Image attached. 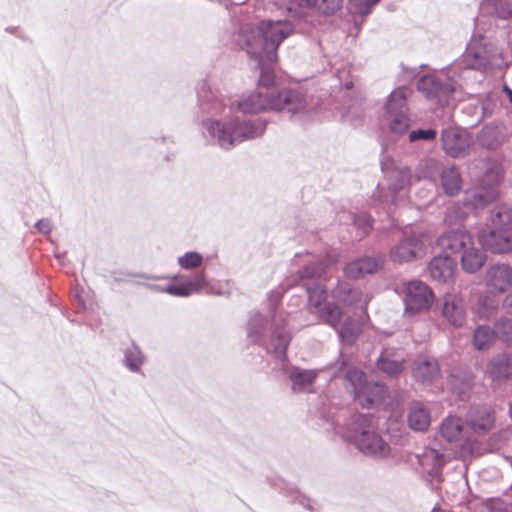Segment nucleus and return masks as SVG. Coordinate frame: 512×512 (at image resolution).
<instances>
[{
	"instance_id": "nucleus-1",
	"label": "nucleus",
	"mask_w": 512,
	"mask_h": 512,
	"mask_svg": "<svg viewBox=\"0 0 512 512\" xmlns=\"http://www.w3.org/2000/svg\"><path fill=\"white\" fill-rule=\"evenodd\" d=\"M294 27L289 21H262L258 26H245L242 28L238 43L251 57L258 60L261 70L257 87L272 92L275 74L267 64L276 63L277 50L281 43L293 33Z\"/></svg>"
},
{
	"instance_id": "nucleus-2",
	"label": "nucleus",
	"mask_w": 512,
	"mask_h": 512,
	"mask_svg": "<svg viewBox=\"0 0 512 512\" xmlns=\"http://www.w3.org/2000/svg\"><path fill=\"white\" fill-rule=\"evenodd\" d=\"M494 228L489 232L482 231L479 241L493 253H506L512 250L511 213L504 206L497 207L492 217Z\"/></svg>"
},
{
	"instance_id": "nucleus-3",
	"label": "nucleus",
	"mask_w": 512,
	"mask_h": 512,
	"mask_svg": "<svg viewBox=\"0 0 512 512\" xmlns=\"http://www.w3.org/2000/svg\"><path fill=\"white\" fill-rule=\"evenodd\" d=\"M346 379L352 384L355 398L362 407L372 408L383 401L386 394L384 385L378 382H367L365 374L361 370L357 368L350 369L347 372Z\"/></svg>"
},
{
	"instance_id": "nucleus-4",
	"label": "nucleus",
	"mask_w": 512,
	"mask_h": 512,
	"mask_svg": "<svg viewBox=\"0 0 512 512\" xmlns=\"http://www.w3.org/2000/svg\"><path fill=\"white\" fill-rule=\"evenodd\" d=\"M404 313L409 316L428 311L434 302L432 289L422 281L414 280L403 285Z\"/></svg>"
},
{
	"instance_id": "nucleus-5",
	"label": "nucleus",
	"mask_w": 512,
	"mask_h": 512,
	"mask_svg": "<svg viewBox=\"0 0 512 512\" xmlns=\"http://www.w3.org/2000/svg\"><path fill=\"white\" fill-rule=\"evenodd\" d=\"M430 239L426 232L418 231L406 235L390 250V259L394 263H407L421 258L426 253V242Z\"/></svg>"
},
{
	"instance_id": "nucleus-6",
	"label": "nucleus",
	"mask_w": 512,
	"mask_h": 512,
	"mask_svg": "<svg viewBox=\"0 0 512 512\" xmlns=\"http://www.w3.org/2000/svg\"><path fill=\"white\" fill-rule=\"evenodd\" d=\"M218 141L221 147L230 148L235 142L254 138L258 135L257 128L250 122H231L226 125L215 123Z\"/></svg>"
},
{
	"instance_id": "nucleus-7",
	"label": "nucleus",
	"mask_w": 512,
	"mask_h": 512,
	"mask_svg": "<svg viewBox=\"0 0 512 512\" xmlns=\"http://www.w3.org/2000/svg\"><path fill=\"white\" fill-rule=\"evenodd\" d=\"M269 111L297 113L306 107L304 95L291 88H283L277 93L270 92Z\"/></svg>"
},
{
	"instance_id": "nucleus-8",
	"label": "nucleus",
	"mask_w": 512,
	"mask_h": 512,
	"mask_svg": "<svg viewBox=\"0 0 512 512\" xmlns=\"http://www.w3.org/2000/svg\"><path fill=\"white\" fill-rule=\"evenodd\" d=\"M494 410L487 405L471 407L466 414L465 424L476 436L488 434L495 425Z\"/></svg>"
},
{
	"instance_id": "nucleus-9",
	"label": "nucleus",
	"mask_w": 512,
	"mask_h": 512,
	"mask_svg": "<svg viewBox=\"0 0 512 512\" xmlns=\"http://www.w3.org/2000/svg\"><path fill=\"white\" fill-rule=\"evenodd\" d=\"M441 142L445 152L456 158L465 156L471 145L472 138L464 130L457 127H448L443 130Z\"/></svg>"
},
{
	"instance_id": "nucleus-10",
	"label": "nucleus",
	"mask_w": 512,
	"mask_h": 512,
	"mask_svg": "<svg viewBox=\"0 0 512 512\" xmlns=\"http://www.w3.org/2000/svg\"><path fill=\"white\" fill-rule=\"evenodd\" d=\"M270 92L263 87H256L253 91L241 96L237 102V109L244 114H260L269 111Z\"/></svg>"
},
{
	"instance_id": "nucleus-11",
	"label": "nucleus",
	"mask_w": 512,
	"mask_h": 512,
	"mask_svg": "<svg viewBox=\"0 0 512 512\" xmlns=\"http://www.w3.org/2000/svg\"><path fill=\"white\" fill-rule=\"evenodd\" d=\"M503 176L502 169L499 166L494 167L488 174V186H481L473 191L472 195L467 198L469 204L475 208L483 207L497 197L496 186Z\"/></svg>"
},
{
	"instance_id": "nucleus-12",
	"label": "nucleus",
	"mask_w": 512,
	"mask_h": 512,
	"mask_svg": "<svg viewBox=\"0 0 512 512\" xmlns=\"http://www.w3.org/2000/svg\"><path fill=\"white\" fill-rule=\"evenodd\" d=\"M472 236L465 230L457 229L444 233L438 239V246L450 254H462L470 244H473Z\"/></svg>"
},
{
	"instance_id": "nucleus-13",
	"label": "nucleus",
	"mask_w": 512,
	"mask_h": 512,
	"mask_svg": "<svg viewBox=\"0 0 512 512\" xmlns=\"http://www.w3.org/2000/svg\"><path fill=\"white\" fill-rule=\"evenodd\" d=\"M486 284L491 293H504L512 285V269L504 264L491 266L487 272Z\"/></svg>"
},
{
	"instance_id": "nucleus-14",
	"label": "nucleus",
	"mask_w": 512,
	"mask_h": 512,
	"mask_svg": "<svg viewBox=\"0 0 512 512\" xmlns=\"http://www.w3.org/2000/svg\"><path fill=\"white\" fill-rule=\"evenodd\" d=\"M355 443L362 452L375 457H386L390 453L389 445L374 432H362Z\"/></svg>"
},
{
	"instance_id": "nucleus-15",
	"label": "nucleus",
	"mask_w": 512,
	"mask_h": 512,
	"mask_svg": "<svg viewBox=\"0 0 512 512\" xmlns=\"http://www.w3.org/2000/svg\"><path fill=\"white\" fill-rule=\"evenodd\" d=\"M442 315L452 325L461 327L466 318L463 299L457 295H445L443 298Z\"/></svg>"
},
{
	"instance_id": "nucleus-16",
	"label": "nucleus",
	"mask_w": 512,
	"mask_h": 512,
	"mask_svg": "<svg viewBox=\"0 0 512 512\" xmlns=\"http://www.w3.org/2000/svg\"><path fill=\"white\" fill-rule=\"evenodd\" d=\"M383 264V257H367L348 264L345 268V274L349 278L358 279L379 271Z\"/></svg>"
},
{
	"instance_id": "nucleus-17",
	"label": "nucleus",
	"mask_w": 512,
	"mask_h": 512,
	"mask_svg": "<svg viewBox=\"0 0 512 512\" xmlns=\"http://www.w3.org/2000/svg\"><path fill=\"white\" fill-rule=\"evenodd\" d=\"M455 271L456 263L448 255L434 257L429 265L431 277L440 282L451 280Z\"/></svg>"
},
{
	"instance_id": "nucleus-18",
	"label": "nucleus",
	"mask_w": 512,
	"mask_h": 512,
	"mask_svg": "<svg viewBox=\"0 0 512 512\" xmlns=\"http://www.w3.org/2000/svg\"><path fill=\"white\" fill-rule=\"evenodd\" d=\"M439 373L438 363L433 359L421 357L414 364L413 375L416 380L422 383L433 382L439 376Z\"/></svg>"
},
{
	"instance_id": "nucleus-19",
	"label": "nucleus",
	"mask_w": 512,
	"mask_h": 512,
	"mask_svg": "<svg viewBox=\"0 0 512 512\" xmlns=\"http://www.w3.org/2000/svg\"><path fill=\"white\" fill-rule=\"evenodd\" d=\"M486 261V255L474 243L461 254V265L465 272L475 273L482 268Z\"/></svg>"
},
{
	"instance_id": "nucleus-20",
	"label": "nucleus",
	"mask_w": 512,
	"mask_h": 512,
	"mask_svg": "<svg viewBox=\"0 0 512 512\" xmlns=\"http://www.w3.org/2000/svg\"><path fill=\"white\" fill-rule=\"evenodd\" d=\"M408 423L415 431H425L430 426V412L421 402L412 403L408 414Z\"/></svg>"
},
{
	"instance_id": "nucleus-21",
	"label": "nucleus",
	"mask_w": 512,
	"mask_h": 512,
	"mask_svg": "<svg viewBox=\"0 0 512 512\" xmlns=\"http://www.w3.org/2000/svg\"><path fill=\"white\" fill-rule=\"evenodd\" d=\"M463 428V421L460 417L448 416L441 423L440 434L446 441L455 442L460 440Z\"/></svg>"
},
{
	"instance_id": "nucleus-22",
	"label": "nucleus",
	"mask_w": 512,
	"mask_h": 512,
	"mask_svg": "<svg viewBox=\"0 0 512 512\" xmlns=\"http://www.w3.org/2000/svg\"><path fill=\"white\" fill-rule=\"evenodd\" d=\"M441 185L448 195L457 194L462 186V179L456 167H445L441 171Z\"/></svg>"
},
{
	"instance_id": "nucleus-23",
	"label": "nucleus",
	"mask_w": 512,
	"mask_h": 512,
	"mask_svg": "<svg viewBox=\"0 0 512 512\" xmlns=\"http://www.w3.org/2000/svg\"><path fill=\"white\" fill-rule=\"evenodd\" d=\"M204 285V278L202 275L197 276L195 279L179 284L168 285L163 291L173 296L186 297L194 292H198Z\"/></svg>"
},
{
	"instance_id": "nucleus-24",
	"label": "nucleus",
	"mask_w": 512,
	"mask_h": 512,
	"mask_svg": "<svg viewBox=\"0 0 512 512\" xmlns=\"http://www.w3.org/2000/svg\"><path fill=\"white\" fill-rule=\"evenodd\" d=\"M317 377L314 370H302L295 368L291 371L290 379L293 384L294 391H305L313 384Z\"/></svg>"
},
{
	"instance_id": "nucleus-25",
	"label": "nucleus",
	"mask_w": 512,
	"mask_h": 512,
	"mask_svg": "<svg viewBox=\"0 0 512 512\" xmlns=\"http://www.w3.org/2000/svg\"><path fill=\"white\" fill-rule=\"evenodd\" d=\"M316 313L324 323L332 327H337L340 324L343 315L340 307L333 303L324 304Z\"/></svg>"
},
{
	"instance_id": "nucleus-26",
	"label": "nucleus",
	"mask_w": 512,
	"mask_h": 512,
	"mask_svg": "<svg viewBox=\"0 0 512 512\" xmlns=\"http://www.w3.org/2000/svg\"><path fill=\"white\" fill-rule=\"evenodd\" d=\"M496 333L488 326H478L474 332L473 344L478 350L488 349L494 342Z\"/></svg>"
},
{
	"instance_id": "nucleus-27",
	"label": "nucleus",
	"mask_w": 512,
	"mask_h": 512,
	"mask_svg": "<svg viewBox=\"0 0 512 512\" xmlns=\"http://www.w3.org/2000/svg\"><path fill=\"white\" fill-rule=\"evenodd\" d=\"M489 374L493 379H507L512 375V360L508 357H502L493 361L489 367Z\"/></svg>"
},
{
	"instance_id": "nucleus-28",
	"label": "nucleus",
	"mask_w": 512,
	"mask_h": 512,
	"mask_svg": "<svg viewBox=\"0 0 512 512\" xmlns=\"http://www.w3.org/2000/svg\"><path fill=\"white\" fill-rule=\"evenodd\" d=\"M409 94L407 88L401 87L394 90L387 101L386 108L389 113L403 112L406 98Z\"/></svg>"
},
{
	"instance_id": "nucleus-29",
	"label": "nucleus",
	"mask_w": 512,
	"mask_h": 512,
	"mask_svg": "<svg viewBox=\"0 0 512 512\" xmlns=\"http://www.w3.org/2000/svg\"><path fill=\"white\" fill-rule=\"evenodd\" d=\"M499 302L489 296H484L479 299L476 313L481 319L489 320L493 318L498 309Z\"/></svg>"
},
{
	"instance_id": "nucleus-30",
	"label": "nucleus",
	"mask_w": 512,
	"mask_h": 512,
	"mask_svg": "<svg viewBox=\"0 0 512 512\" xmlns=\"http://www.w3.org/2000/svg\"><path fill=\"white\" fill-rule=\"evenodd\" d=\"M460 450L464 456H480L486 451L483 443L475 437H466L461 443Z\"/></svg>"
},
{
	"instance_id": "nucleus-31",
	"label": "nucleus",
	"mask_w": 512,
	"mask_h": 512,
	"mask_svg": "<svg viewBox=\"0 0 512 512\" xmlns=\"http://www.w3.org/2000/svg\"><path fill=\"white\" fill-rule=\"evenodd\" d=\"M378 367L389 375H397L403 370V363L400 360L391 359L387 353H383L378 361Z\"/></svg>"
},
{
	"instance_id": "nucleus-32",
	"label": "nucleus",
	"mask_w": 512,
	"mask_h": 512,
	"mask_svg": "<svg viewBox=\"0 0 512 512\" xmlns=\"http://www.w3.org/2000/svg\"><path fill=\"white\" fill-rule=\"evenodd\" d=\"M309 294V303L313 306L316 311L321 309L326 301V290L321 285H315L314 287L307 288Z\"/></svg>"
},
{
	"instance_id": "nucleus-33",
	"label": "nucleus",
	"mask_w": 512,
	"mask_h": 512,
	"mask_svg": "<svg viewBox=\"0 0 512 512\" xmlns=\"http://www.w3.org/2000/svg\"><path fill=\"white\" fill-rule=\"evenodd\" d=\"M203 257L197 252H187L178 259L179 265L184 269H193L201 266Z\"/></svg>"
},
{
	"instance_id": "nucleus-34",
	"label": "nucleus",
	"mask_w": 512,
	"mask_h": 512,
	"mask_svg": "<svg viewBox=\"0 0 512 512\" xmlns=\"http://www.w3.org/2000/svg\"><path fill=\"white\" fill-rule=\"evenodd\" d=\"M438 88V82L431 76H424L419 80L418 89L428 98L434 96Z\"/></svg>"
},
{
	"instance_id": "nucleus-35",
	"label": "nucleus",
	"mask_w": 512,
	"mask_h": 512,
	"mask_svg": "<svg viewBox=\"0 0 512 512\" xmlns=\"http://www.w3.org/2000/svg\"><path fill=\"white\" fill-rule=\"evenodd\" d=\"M359 333V328L357 325L350 322H345L344 325L339 330V335L343 341L348 344L354 343Z\"/></svg>"
},
{
	"instance_id": "nucleus-36",
	"label": "nucleus",
	"mask_w": 512,
	"mask_h": 512,
	"mask_svg": "<svg viewBox=\"0 0 512 512\" xmlns=\"http://www.w3.org/2000/svg\"><path fill=\"white\" fill-rule=\"evenodd\" d=\"M498 335L507 343L512 344V319H504L496 323Z\"/></svg>"
},
{
	"instance_id": "nucleus-37",
	"label": "nucleus",
	"mask_w": 512,
	"mask_h": 512,
	"mask_svg": "<svg viewBox=\"0 0 512 512\" xmlns=\"http://www.w3.org/2000/svg\"><path fill=\"white\" fill-rule=\"evenodd\" d=\"M395 117L391 121L390 128L392 131L402 134L407 131L409 127L408 118L403 114V112L394 113Z\"/></svg>"
},
{
	"instance_id": "nucleus-38",
	"label": "nucleus",
	"mask_w": 512,
	"mask_h": 512,
	"mask_svg": "<svg viewBox=\"0 0 512 512\" xmlns=\"http://www.w3.org/2000/svg\"><path fill=\"white\" fill-rule=\"evenodd\" d=\"M398 179V183L393 185V190L397 191L410 184L411 175L409 169L398 171L395 175Z\"/></svg>"
},
{
	"instance_id": "nucleus-39",
	"label": "nucleus",
	"mask_w": 512,
	"mask_h": 512,
	"mask_svg": "<svg viewBox=\"0 0 512 512\" xmlns=\"http://www.w3.org/2000/svg\"><path fill=\"white\" fill-rule=\"evenodd\" d=\"M436 137V131L434 129L427 130H415L412 131L409 135L410 141H416L419 139L430 140Z\"/></svg>"
},
{
	"instance_id": "nucleus-40",
	"label": "nucleus",
	"mask_w": 512,
	"mask_h": 512,
	"mask_svg": "<svg viewBox=\"0 0 512 512\" xmlns=\"http://www.w3.org/2000/svg\"><path fill=\"white\" fill-rule=\"evenodd\" d=\"M344 0H322V10L325 14H334L342 8Z\"/></svg>"
},
{
	"instance_id": "nucleus-41",
	"label": "nucleus",
	"mask_w": 512,
	"mask_h": 512,
	"mask_svg": "<svg viewBox=\"0 0 512 512\" xmlns=\"http://www.w3.org/2000/svg\"><path fill=\"white\" fill-rule=\"evenodd\" d=\"M355 225L362 230V235H366L372 228L371 218L367 215H362L355 220Z\"/></svg>"
},
{
	"instance_id": "nucleus-42",
	"label": "nucleus",
	"mask_w": 512,
	"mask_h": 512,
	"mask_svg": "<svg viewBox=\"0 0 512 512\" xmlns=\"http://www.w3.org/2000/svg\"><path fill=\"white\" fill-rule=\"evenodd\" d=\"M380 0H361L357 4V10L360 14L366 15L370 12L372 6L377 4Z\"/></svg>"
},
{
	"instance_id": "nucleus-43",
	"label": "nucleus",
	"mask_w": 512,
	"mask_h": 512,
	"mask_svg": "<svg viewBox=\"0 0 512 512\" xmlns=\"http://www.w3.org/2000/svg\"><path fill=\"white\" fill-rule=\"evenodd\" d=\"M37 227L41 232L48 233L51 230L50 223L48 221L41 220L37 223Z\"/></svg>"
},
{
	"instance_id": "nucleus-44",
	"label": "nucleus",
	"mask_w": 512,
	"mask_h": 512,
	"mask_svg": "<svg viewBox=\"0 0 512 512\" xmlns=\"http://www.w3.org/2000/svg\"><path fill=\"white\" fill-rule=\"evenodd\" d=\"M504 308L510 314H512V294L508 295L504 300Z\"/></svg>"
},
{
	"instance_id": "nucleus-45",
	"label": "nucleus",
	"mask_w": 512,
	"mask_h": 512,
	"mask_svg": "<svg viewBox=\"0 0 512 512\" xmlns=\"http://www.w3.org/2000/svg\"><path fill=\"white\" fill-rule=\"evenodd\" d=\"M349 294L353 297L354 301H351L349 302L348 304L351 305L353 303H355L356 301H358V298L361 296V293L359 291H356V290H351L349 292Z\"/></svg>"
},
{
	"instance_id": "nucleus-46",
	"label": "nucleus",
	"mask_w": 512,
	"mask_h": 512,
	"mask_svg": "<svg viewBox=\"0 0 512 512\" xmlns=\"http://www.w3.org/2000/svg\"><path fill=\"white\" fill-rule=\"evenodd\" d=\"M301 5H304L306 7H314L318 0H300Z\"/></svg>"
},
{
	"instance_id": "nucleus-47",
	"label": "nucleus",
	"mask_w": 512,
	"mask_h": 512,
	"mask_svg": "<svg viewBox=\"0 0 512 512\" xmlns=\"http://www.w3.org/2000/svg\"><path fill=\"white\" fill-rule=\"evenodd\" d=\"M504 91L506 92V94L509 97L510 102L512 103V90L510 88H508L507 86H505Z\"/></svg>"
},
{
	"instance_id": "nucleus-48",
	"label": "nucleus",
	"mask_w": 512,
	"mask_h": 512,
	"mask_svg": "<svg viewBox=\"0 0 512 512\" xmlns=\"http://www.w3.org/2000/svg\"><path fill=\"white\" fill-rule=\"evenodd\" d=\"M368 301H369L368 299L365 300V307L367 306Z\"/></svg>"
}]
</instances>
